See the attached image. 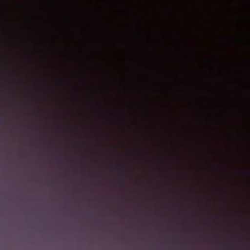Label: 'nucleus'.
<instances>
[{"label":"nucleus","instance_id":"obj_1","mask_svg":"<svg viewBox=\"0 0 250 250\" xmlns=\"http://www.w3.org/2000/svg\"><path fill=\"white\" fill-rule=\"evenodd\" d=\"M120 171H121V172L122 173L124 174V173H125V168H124V167H122V168H121Z\"/></svg>","mask_w":250,"mask_h":250},{"label":"nucleus","instance_id":"obj_2","mask_svg":"<svg viewBox=\"0 0 250 250\" xmlns=\"http://www.w3.org/2000/svg\"><path fill=\"white\" fill-rule=\"evenodd\" d=\"M121 181L123 183H125V179L124 178H122L121 179Z\"/></svg>","mask_w":250,"mask_h":250}]
</instances>
